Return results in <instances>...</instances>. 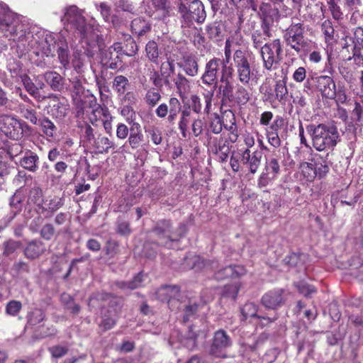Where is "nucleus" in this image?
Wrapping results in <instances>:
<instances>
[{
    "mask_svg": "<svg viewBox=\"0 0 363 363\" xmlns=\"http://www.w3.org/2000/svg\"><path fill=\"white\" fill-rule=\"evenodd\" d=\"M313 147L318 151L333 150L340 140L337 128L334 124H311L306 127Z\"/></svg>",
    "mask_w": 363,
    "mask_h": 363,
    "instance_id": "f03ea898",
    "label": "nucleus"
},
{
    "mask_svg": "<svg viewBox=\"0 0 363 363\" xmlns=\"http://www.w3.org/2000/svg\"><path fill=\"white\" fill-rule=\"evenodd\" d=\"M336 96L333 99H335L337 104H344L347 99L344 86L338 84L337 89H335Z\"/></svg>",
    "mask_w": 363,
    "mask_h": 363,
    "instance_id": "052dcab7",
    "label": "nucleus"
},
{
    "mask_svg": "<svg viewBox=\"0 0 363 363\" xmlns=\"http://www.w3.org/2000/svg\"><path fill=\"white\" fill-rule=\"evenodd\" d=\"M129 129L124 123H118L116 129V136L119 139H125L127 138Z\"/></svg>",
    "mask_w": 363,
    "mask_h": 363,
    "instance_id": "69168bd1",
    "label": "nucleus"
},
{
    "mask_svg": "<svg viewBox=\"0 0 363 363\" xmlns=\"http://www.w3.org/2000/svg\"><path fill=\"white\" fill-rule=\"evenodd\" d=\"M242 313L246 318L248 317H255L256 316V307L252 303H247L242 308Z\"/></svg>",
    "mask_w": 363,
    "mask_h": 363,
    "instance_id": "0e129e2a",
    "label": "nucleus"
},
{
    "mask_svg": "<svg viewBox=\"0 0 363 363\" xmlns=\"http://www.w3.org/2000/svg\"><path fill=\"white\" fill-rule=\"evenodd\" d=\"M224 85L219 87L220 91L222 92L223 98L232 101L233 96V85L232 82H221Z\"/></svg>",
    "mask_w": 363,
    "mask_h": 363,
    "instance_id": "a18cd8bd",
    "label": "nucleus"
},
{
    "mask_svg": "<svg viewBox=\"0 0 363 363\" xmlns=\"http://www.w3.org/2000/svg\"><path fill=\"white\" fill-rule=\"evenodd\" d=\"M210 129L215 134H218L222 131V121L218 116H216L214 118L212 119L210 124Z\"/></svg>",
    "mask_w": 363,
    "mask_h": 363,
    "instance_id": "680f3d73",
    "label": "nucleus"
},
{
    "mask_svg": "<svg viewBox=\"0 0 363 363\" xmlns=\"http://www.w3.org/2000/svg\"><path fill=\"white\" fill-rule=\"evenodd\" d=\"M186 231L184 224H180L177 230H172L170 222L166 220L159 221L153 230L157 238V243L168 247H171L172 242L179 240Z\"/></svg>",
    "mask_w": 363,
    "mask_h": 363,
    "instance_id": "423d86ee",
    "label": "nucleus"
},
{
    "mask_svg": "<svg viewBox=\"0 0 363 363\" xmlns=\"http://www.w3.org/2000/svg\"><path fill=\"white\" fill-rule=\"evenodd\" d=\"M177 6L182 27H190L194 23L201 24L206 18L205 6L200 0H184Z\"/></svg>",
    "mask_w": 363,
    "mask_h": 363,
    "instance_id": "7ed1b4c3",
    "label": "nucleus"
},
{
    "mask_svg": "<svg viewBox=\"0 0 363 363\" xmlns=\"http://www.w3.org/2000/svg\"><path fill=\"white\" fill-rule=\"evenodd\" d=\"M245 274V269L240 266H228L216 272L215 277L218 280L223 279L225 277H235Z\"/></svg>",
    "mask_w": 363,
    "mask_h": 363,
    "instance_id": "5701e85b",
    "label": "nucleus"
},
{
    "mask_svg": "<svg viewBox=\"0 0 363 363\" xmlns=\"http://www.w3.org/2000/svg\"><path fill=\"white\" fill-rule=\"evenodd\" d=\"M43 201L42 190L39 187L32 188L28 197V203L35 204L41 207Z\"/></svg>",
    "mask_w": 363,
    "mask_h": 363,
    "instance_id": "f704fd0d",
    "label": "nucleus"
},
{
    "mask_svg": "<svg viewBox=\"0 0 363 363\" xmlns=\"http://www.w3.org/2000/svg\"><path fill=\"white\" fill-rule=\"evenodd\" d=\"M169 112L167 115V121L169 123H174L177 119L178 114L181 112L182 105L180 101L176 97H171L169 99Z\"/></svg>",
    "mask_w": 363,
    "mask_h": 363,
    "instance_id": "a878e982",
    "label": "nucleus"
},
{
    "mask_svg": "<svg viewBox=\"0 0 363 363\" xmlns=\"http://www.w3.org/2000/svg\"><path fill=\"white\" fill-rule=\"evenodd\" d=\"M146 55L153 63L158 62L159 50L157 44L155 41H150L145 47Z\"/></svg>",
    "mask_w": 363,
    "mask_h": 363,
    "instance_id": "c9c22d12",
    "label": "nucleus"
},
{
    "mask_svg": "<svg viewBox=\"0 0 363 363\" xmlns=\"http://www.w3.org/2000/svg\"><path fill=\"white\" fill-rule=\"evenodd\" d=\"M126 43L127 48L124 53L128 56L135 55L138 50L136 43L130 38L127 39Z\"/></svg>",
    "mask_w": 363,
    "mask_h": 363,
    "instance_id": "e2e57ef3",
    "label": "nucleus"
},
{
    "mask_svg": "<svg viewBox=\"0 0 363 363\" xmlns=\"http://www.w3.org/2000/svg\"><path fill=\"white\" fill-rule=\"evenodd\" d=\"M189 108H191L194 113L199 114L202 112V104L200 97L198 95H191L187 103Z\"/></svg>",
    "mask_w": 363,
    "mask_h": 363,
    "instance_id": "37998d69",
    "label": "nucleus"
},
{
    "mask_svg": "<svg viewBox=\"0 0 363 363\" xmlns=\"http://www.w3.org/2000/svg\"><path fill=\"white\" fill-rule=\"evenodd\" d=\"M269 143L274 147H278L281 145V140L277 132H270L267 134Z\"/></svg>",
    "mask_w": 363,
    "mask_h": 363,
    "instance_id": "338daca9",
    "label": "nucleus"
},
{
    "mask_svg": "<svg viewBox=\"0 0 363 363\" xmlns=\"http://www.w3.org/2000/svg\"><path fill=\"white\" fill-rule=\"evenodd\" d=\"M198 310V305L195 303H189L184 306V315L183 320L184 322H187L191 317H192Z\"/></svg>",
    "mask_w": 363,
    "mask_h": 363,
    "instance_id": "4d7b16f0",
    "label": "nucleus"
},
{
    "mask_svg": "<svg viewBox=\"0 0 363 363\" xmlns=\"http://www.w3.org/2000/svg\"><path fill=\"white\" fill-rule=\"evenodd\" d=\"M147 132L155 145H157L162 143V132L157 128H151Z\"/></svg>",
    "mask_w": 363,
    "mask_h": 363,
    "instance_id": "864d4df0",
    "label": "nucleus"
},
{
    "mask_svg": "<svg viewBox=\"0 0 363 363\" xmlns=\"http://www.w3.org/2000/svg\"><path fill=\"white\" fill-rule=\"evenodd\" d=\"M43 78L54 91H61L64 87V78L55 71H48L43 74Z\"/></svg>",
    "mask_w": 363,
    "mask_h": 363,
    "instance_id": "6ab92c4d",
    "label": "nucleus"
},
{
    "mask_svg": "<svg viewBox=\"0 0 363 363\" xmlns=\"http://www.w3.org/2000/svg\"><path fill=\"white\" fill-rule=\"evenodd\" d=\"M228 64L229 62H222L220 65V82H232L233 79L235 70L232 65Z\"/></svg>",
    "mask_w": 363,
    "mask_h": 363,
    "instance_id": "e433bc0d",
    "label": "nucleus"
},
{
    "mask_svg": "<svg viewBox=\"0 0 363 363\" xmlns=\"http://www.w3.org/2000/svg\"><path fill=\"white\" fill-rule=\"evenodd\" d=\"M49 352L51 353L53 357L60 358L65 356L67 353L68 349L64 346L55 345L49 348Z\"/></svg>",
    "mask_w": 363,
    "mask_h": 363,
    "instance_id": "5fc2aeb1",
    "label": "nucleus"
},
{
    "mask_svg": "<svg viewBox=\"0 0 363 363\" xmlns=\"http://www.w3.org/2000/svg\"><path fill=\"white\" fill-rule=\"evenodd\" d=\"M317 89L321 92L323 97L333 99L335 97V84L332 77L322 75L315 79Z\"/></svg>",
    "mask_w": 363,
    "mask_h": 363,
    "instance_id": "2eb2a0df",
    "label": "nucleus"
},
{
    "mask_svg": "<svg viewBox=\"0 0 363 363\" xmlns=\"http://www.w3.org/2000/svg\"><path fill=\"white\" fill-rule=\"evenodd\" d=\"M116 230L122 235H129L131 233L129 223L123 220H118Z\"/></svg>",
    "mask_w": 363,
    "mask_h": 363,
    "instance_id": "6e6d98bb",
    "label": "nucleus"
},
{
    "mask_svg": "<svg viewBox=\"0 0 363 363\" xmlns=\"http://www.w3.org/2000/svg\"><path fill=\"white\" fill-rule=\"evenodd\" d=\"M282 48L279 39L274 40L269 43H265L261 48V56L263 66L267 70L277 69L281 57Z\"/></svg>",
    "mask_w": 363,
    "mask_h": 363,
    "instance_id": "0eeeda50",
    "label": "nucleus"
},
{
    "mask_svg": "<svg viewBox=\"0 0 363 363\" xmlns=\"http://www.w3.org/2000/svg\"><path fill=\"white\" fill-rule=\"evenodd\" d=\"M301 172L307 177L308 180H312L315 177L314 172L313 164L308 162H303L300 166Z\"/></svg>",
    "mask_w": 363,
    "mask_h": 363,
    "instance_id": "09e8293b",
    "label": "nucleus"
},
{
    "mask_svg": "<svg viewBox=\"0 0 363 363\" xmlns=\"http://www.w3.org/2000/svg\"><path fill=\"white\" fill-rule=\"evenodd\" d=\"M23 307L22 303L19 301L11 300L9 301L5 307V313L8 315L16 316L21 311Z\"/></svg>",
    "mask_w": 363,
    "mask_h": 363,
    "instance_id": "79ce46f5",
    "label": "nucleus"
},
{
    "mask_svg": "<svg viewBox=\"0 0 363 363\" xmlns=\"http://www.w3.org/2000/svg\"><path fill=\"white\" fill-rule=\"evenodd\" d=\"M128 86L129 81L128 78L123 75H118L113 79V88L120 95L125 92Z\"/></svg>",
    "mask_w": 363,
    "mask_h": 363,
    "instance_id": "2f4dec72",
    "label": "nucleus"
},
{
    "mask_svg": "<svg viewBox=\"0 0 363 363\" xmlns=\"http://www.w3.org/2000/svg\"><path fill=\"white\" fill-rule=\"evenodd\" d=\"M275 94L277 99L281 101L286 96L288 90L286 86V82L284 80H279L276 82Z\"/></svg>",
    "mask_w": 363,
    "mask_h": 363,
    "instance_id": "c03bdc74",
    "label": "nucleus"
},
{
    "mask_svg": "<svg viewBox=\"0 0 363 363\" xmlns=\"http://www.w3.org/2000/svg\"><path fill=\"white\" fill-rule=\"evenodd\" d=\"M45 317V313L42 310L35 308L28 315V323L32 326H36L44 320Z\"/></svg>",
    "mask_w": 363,
    "mask_h": 363,
    "instance_id": "72a5a7b5",
    "label": "nucleus"
},
{
    "mask_svg": "<svg viewBox=\"0 0 363 363\" xmlns=\"http://www.w3.org/2000/svg\"><path fill=\"white\" fill-rule=\"evenodd\" d=\"M184 69L186 74L191 77L196 76L199 72V66L196 60L191 57H186L184 64Z\"/></svg>",
    "mask_w": 363,
    "mask_h": 363,
    "instance_id": "4c0bfd02",
    "label": "nucleus"
},
{
    "mask_svg": "<svg viewBox=\"0 0 363 363\" xmlns=\"http://www.w3.org/2000/svg\"><path fill=\"white\" fill-rule=\"evenodd\" d=\"M55 233L54 226L50 223H47L42 227L40 235L44 240H50L53 238Z\"/></svg>",
    "mask_w": 363,
    "mask_h": 363,
    "instance_id": "3c124183",
    "label": "nucleus"
},
{
    "mask_svg": "<svg viewBox=\"0 0 363 363\" xmlns=\"http://www.w3.org/2000/svg\"><path fill=\"white\" fill-rule=\"evenodd\" d=\"M21 245V242L16 240H9L4 244V254L9 256L13 254L16 250H18Z\"/></svg>",
    "mask_w": 363,
    "mask_h": 363,
    "instance_id": "603ef678",
    "label": "nucleus"
},
{
    "mask_svg": "<svg viewBox=\"0 0 363 363\" xmlns=\"http://www.w3.org/2000/svg\"><path fill=\"white\" fill-rule=\"evenodd\" d=\"M144 136L141 131L140 125L138 123H134L130 128V133L128 142L132 149H137L143 141Z\"/></svg>",
    "mask_w": 363,
    "mask_h": 363,
    "instance_id": "4be33fe9",
    "label": "nucleus"
},
{
    "mask_svg": "<svg viewBox=\"0 0 363 363\" xmlns=\"http://www.w3.org/2000/svg\"><path fill=\"white\" fill-rule=\"evenodd\" d=\"M84 11L76 6H70L65 9L62 21L65 24L70 25L77 30L82 38H92L93 28L86 22Z\"/></svg>",
    "mask_w": 363,
    "mask_h": 363,
    "instance_id": "20e7f679",
    "label": "nucleus"
},
{
    "mask_svg": "<svg viewBox=\"0 0 363 363\" xmlns=\"http://www.w3.org/2000/svg\"><path fill=\"white\" fill-rule=\"evenodd\" d=\"M0 32L25 46L33 36L25 20L9 8L0 17Z\"/></svg>",
    "mask_w": 363,
    "mask_h": 363,
    "instance_id": "f257e3e1",
    "label": "nucleus"
},
{
    "mask_svg": "<svg viewBox=\"0 0 363 363\" xmlns=\"http://www.w3.org/2000/svg\"><path fill=\"white\" fill-rule=\"evenodd\" d=\"M0 129L6 136L13 140H18L23 133L21 122L9 116L0 118Z\"/></svg>",
    "mask_w": 363,
    "mask_h": 363,
    "instance_id": "9b49d317",
    "label": "nucleus"
},
{
    "mask_svg": "<svg viewBox=\"0 0 363 363\" xmlns=\"http://www.w3.org/2000/svg\"><path fill=\"white\" fill-rule=\"evenodd\" d=\"M64 205V201L62 198L55 196L50 199H46L43 201L41 206L43 212L45 213L46 217H50L55 211L60 208Z\"/></svg>",
    "mask_w": 363,
    "mask_h": 363,
    "instance_id": "412c9836",
    "label": "nucleus"
},
{
    "mask_svg": "<svg viewBox=\"0 0 363 363\" xmlns=\"http://www.w3.org/2000/svg\"><path fill=\"white\" fill-rule=\"evenodd\" d=\"M259 12L264 21H267L269 19H272L273 16L277 14V9L272 8L271 4L263 2L259 6Z\"/></svg>",
    "mask_w": 363,
    "mask_h": 363,
    "instance_id": "58836bf2",
    "label": "nucleus"
},
{
    "mask_svg": "<svg viewBox=\"0 0 363 363\" xmlns=\"http://www.w3.org/2000/svg\"><path fill=\"white\" fill-rule=\"evenodd\" d=\"M239 286L237 283L225 287V293L226 296L232 297L233 299L236 298L239 291Z\"/></svg>",
    "mask_w": 363,
    "mask_h": 363,
    "instance_id": "774afa93",
    "label": "nucleus"
},
{
    "mask_svg": "<svg viewBox=\"0 0 363 363\" xmlns=\"http://www.w3.org/2000/svg\"><path fill=\"white\" fill-rule=\"evenodd\" d=\"M23 117L29 121L31 123L37 125L39 120L37 118V113L34 109L26 108L22 111Z\"/></svg>",
    "mask_w": 363,
    "mask_h": 363,
    "instance_id": "13d9d810",
    "label": "nucleus"
},
{
    "mask_svg": "<svg viewBox=\"0 0 363 363\" xmlns=\"http://www.w3.org/2000/svg\"><path fill=\"white\" fill-rule=\"evenodd\" d=\"M45 245L44 242L39 240H33L30 241L24 249V255L30 259L38 258L45 252Z\"/></svg>",
    "mask_w": 363,
    "mask_h": 363,
    "instance_id": "a211bd4d",
    "label": "nucleus"
},
{
    "mask_svg": "<svg viewBox=\"0 0 363 363\" xmlns=\"http://www.w3.org/2000/svg\"><path fill=\"white\" fill-rule=\"evenodd\" d=\"M63 40L62 35H57V56L60 64L67 69L69 65V55L67 43Z\"/></svg>",
    "mask_w": 363,
    "mask_h": 363,
    "instance_id": "aec40b11",
    "label": "nucleus"
},
{
    "mask_svg": "<svg viewBox=\"0 0 363 363\" xmlns=\"http://www.w3.org/2000/svg\"><path fill=\"white\" fill-rule=\"evenodd\" d=\"M280 172V166L275 158L269 159L267 162L264 172L260 175L258 184L260 187L266 186L270 182L275 179Z\"/></svg>",
    "mask_w": 363,
    "mask_h": 363,
    "instance_id": "4468645a",
    "label": "nucleus"
},
{
    "mask_svg": "<svg viewBox=\"0 0 363 363\" xmlns=\"http://www.w3.org/2000/svg\"><path fill=\"white\" fill-rule=\"evenodd\" d=\"M143 281V274L139 273L133 278V279L131 281H130V282H125V281L118 282L117 285L118 286L119 288H121V289H123V290H126V289L133 290V289H135L138 288L140 286H142Z\"/></svg>",
    "mask_w": 363,
    "mask_h": 363,
    "instance_id": "473e14b6",
    "label": "nucleus"
},
{
    "mask_svg": "<svg viewBox=\"0 0 363 363\" xmlns=\"http://www.w3.org/2000/svg\"><path fill=\"white\" fill-rule=\"evenodd\" d=\"M87 54L82 50H77L73 52L72 66L77 72H82L85 65V58Z\"/></svg>",
    "mask_w": 363,
    "mask_h": 363,
    "instance_id": "7c9ffc66",
    "label": "nucleus"
},
{
    "mask_svg": "<svg viewBox=\"0 0 363 363\" xmlns=\"http://www.w3.org/2000/svg\"><path fill=\"white\" fill-rule=\"evenodd\" d=\"M233 345L230 337L224 330L214 333L209 349V354L217 358H228L227 350Z\"/></svg>",
    "mask_w": 363,
    "mask_h": 363,
    "instance_id": "1a4fd4ad",
    "label": "nucleus"
},
{
    "mask_svg": "<svg viewBox=\"0 0 363 363\" xmlns=\"http://www.w3.org/2000/svg\"><path fill=\"white\" fill-rule=\"evenodd\" d=\"M21 79L26 90L35 99L41 101L43 96H41L38 91V87L33 82L31 79L28 75H23Z\"/></svg>",
    "mask_w": 363,
    "mask_h": 363,
    "instance_id": "cd10ccee",
    "label": "nucleus"
},
{
    "mask_svg": "<svg viewBox=\"0 0 363 363\" xmlns=\"http://www.w3.org/2000/svg\"><path fill=\"white\" fill-rule=\"evenodd\" d=\"M284 291L281 289H274L266 292L262 297V305L272 310L281 307L285 303Z\"/></svg>",
    "mask_w": 363,
    "mask_h": 363,
    "instance_id": "ddd939ff",
    "label": "nucleus"
},
{
    "mask_svg": "<svg viewBox=\"0 0 363 363\" xmlns=\"http://www.w3.org/2000/svg\"><path fill=\"white\" fill-rule=\"evenodd\" d=\"M174 67L172 62L169 61L162 62L160 67V73L162 77L167 79L174 72Z\"/></svg>",
    "mask_w": 363,
    "mask_h": 363,
    "instance_id": "bf43d9fd",
    "label": "nucleus"
},
{
    "mask_svg": "<svg viewBox=\"0 0 363 363\" xmlns=\"http://www.w3.org/2000/svg\"><path fill=\"white\" fill-rule=\"evenodd\" d=\"M131 29L133 33L142 36L150 30V26L145 20L137 18L132 21Z\"/></svg>",
    "mask_w": 363,
    "mask_h": 363,
    "instance_id": "bb28decb",
    "label": "nucleus"
},
{
    "mask_svg": "<svg viewBox=\"0 0 363 363\" xmlns=\"http://www.w3.org/2000/svg\"><path fill=\"white\" fill-rule=\"evenodd\" d=\"M250 99V95L247 90L241 85L238 86L235 91V99L240 105L246 104Z\"/></svg>",
    "mask_w": 363,
    "mask_h": 363,
    "instance_id": "a19ab883",
    "label": "nucleus"
},
{
    "mask_svg": "<svg viewBox=\"0 0 363 363\" xmlns=\"http://www.w3.org/2000/svg\"><path fill=\"white\" fill-rule=\"evenodd\" d=\"M179 288L177 286H164L157 291V296L162 301H167L169 307L172 308L174 303H177L179 295Z\"/></svg>",
    "mask_w": 363,
    "mask_h": 363,
    "instance_id": "f3484780",
    "label": "nucleus"
},
{
    "mask_svg": "<svg viewBox=\"0 0 363 363\" xmlns=\"http://www.w3.org/2000/svg\"><path fill=\"white\" fill-rule=\"evenodd\" d=\"M161 99L160 92L155 89H149L145 96V103L151 108L155 107Z\"/></svg>",
    "mask_w": 363,
    "mask_h": 363,
    "instance_id": "ea45409f",
    "label": "nucleus"
},
{
    "mask_svg": "<svg viewBox=\"0 0 363 363\" xmlns=\"http://www.w3.org/2000/svg\"><path fill=\"white\" fill-rule=\"evenodd\" d=\"M38 156L36 154L28 152L21 160V165L30 172H35L38 168Z\"/></svg>",
    "mask_w": 363,
    "mask_h": 363,
    "instance_id": "393cba45",
    "label": "nucleus"
},
{
    "mask_svg": "<svg viewBox=\"0 0 363 363\" xmlns=\"http://www.w3.org/2000/svg\"><path fill=\"white\" fill-rule=\"evenodd\" d=\"M262 157V152L259 151H254L251 153L249 149H246L242 155V162L246 164L252 174L257 172L261 164Z\"/></svg>",
    "mask_w": 363,
    "mask_h": 363,
    "instance_id": "dca6fc26",
    "label": "nucleus"
},
{
    "mask_svg": "<svg viewBox=\"0 0 363 363\" xmlns=\"http://www.w3.org/2000/svg\"><path fill=\"white\" fill-rule=\"evenodd\" d=\"M46 98L50 99V102L48 104V112L55 119H63L67 115L69 110V105L67 100L64 97H60L53 94H51L48 96H44L42 98V100H44Z\"/></svg>",
    "mask_w": 363,
    "mask_h": 363,
    "instance_id": "9d476101",
    "label": "nucleus"
},
{
    "mask_svg": "<svg viewBox=\"0 0 363 363\" xmlns=\"http://www.w3.org/2000/svg\"><path fill=\"white\" fill-rule=\"evenodd\" d=\"M221 64L222 60L217 57H213L206 62L205 71L201 77L203 84L208 86L217 84Z\"/></svg>",
    "mask_w": 363,
    "mask_h": 363,
    "instance_id": "f8f14e48",
    "label": "nucleus"
},
{
    "mask_svg": "<svg viewBox=\"0 0 363 363\" xmlns=\"http://www.w3.org/2000/svg\"><path fill=\"white\" fill-rule=\"evenodd\" d=\"M214 153L230 152L229 143L228 140L220 138L214 142Z\"/></svg>",
    "mask_w": 363,
    "mask_h": 363,
    "instance_id": "8fccbe9b",
    "label": "nucleus"
},
{
    "mask_svg": "<svg viewBox=\"0 0 363 363\" xmlns=\"http://www.w3.org/2000/svg\"><path fill=\"white\" fill-rule=\"evenodd\" d=\"M233 60L239 81L243 85L248 84L252 74L250 55L245 50L238 49L233 53Z\"/></svg>",
    "mask_w": 363,
    "mask_h": 363,
    "instance_id": "6e6552de",
    "label": "nucleus"
},
{
    "mask_svg": "<svg viewBox=\"0 0 363 363\" xmlns=\"http://www.w3.org/2000/svg\"><path fill=\"white\" fill-rule=\"evenodd\" d=\"M42 129L43 133L48 138H53L57 130L55 125L48 118L45 117L39 120L38 123Z\"/></svg>",
    "mask_w": 363,
    "mask_h": 363,
    "instance_id": "c756f323",
    "label": "nucleus"
},
{
    "mask_svg": "<svg viewBox=\"0 0 363 363\" xmlns=\"http://www.w3.org/2000/svg\"><path fill=\"white\" fill-rule=\"evenodd\" d=\"M304 28L301 23H291L284 33L286 44L297 53L306 52L310 50V42L303 35Z\"/></svg>",
    "mask_w": 363,
    "mask_h": 363,
    "instance_id": "39448f33",
    "label": "nucleus"
},
{
    "mask_svg": "<svg viewBox=\"0 0 363 363\" xmlns=\"http://www.w3.org/2000/svg\"><path fill=\"white\" fill-rule=\"evenodd\" d=\"M174 83L179 96L181 98H184L190 91L189 81L183 75L178 74L177 78L174 79Z\"/></svg>",
    "mask_w": 363,
    "mask_h": 363,
    "instance_id": "c85d7f7f",
    "label": "nucleus"
},
{
    "mask_svg": "<svg viewBox=\"0 0 363 363\" xmlns=\"http://www.w3.org/2000/svg\"><path fill=\"white\" fill-rule=\"evenodd\" d=\"M328 4L334 19L339 21L343 18V13L340 6H338L334 0H329Z\"/></svg>",
    "mask_w": 363,
    "mask_h": 363,
    "instance_id": "de8ad7c7",
    "label": "nucleus"
},
{
    "mask_svg": "<svg viewBox=\"0 0 363 363\" xmlns=\"http://www.w3.org/2000/svg\"><path fill=\"white\" fill-rule=\"evenodd\" d=\"M313 161L314 162L313 167L315 177L318 176L319 178L325 177L329 171L327 160L323 159L320 155L315 154Z\"/></svg>",
    "mask_w": 363,
    "mask_h": 363,
    "instance_id": "b1692460",
    "label": "nucleus"
},
{
    "mask_svg": "<svg viewBox=\"0 0 363 363\" xmlns=\"http://www.w3.org/2000/svg\"><path fill=\"white\" fill-rule=\"evenodd\" d=\"M321 30L325 36V40L330 41L334 37V28L330 20H325L321 26Z\"/></svg>",
    "mask_w": 363,
    "mask_h": 363,
    "instance_id": "49530a36",
    "label": "nucleus"
}]
</instances>
